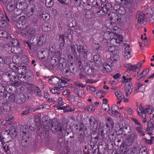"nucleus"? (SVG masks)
<instances>
[{"instance_id":"obj_1","label":"nucleus","mask_w":154,"mask_h":154,"mask_svg":"<svg viewBox=\"0 0 154 154\" xmlns=\"http://www.w3.org/2000/svg\"><path fill=\"white\" fill-rule=\"evenodd\" d=\"M111 13L107 3L105 5H103V6H101V9L100 10L98 9L97 7L93 6L92 4L91 3L88 4L84 8V12L85 17L88 18L91 17L92 15L95 14L96 13L103 15V13L108 14L109 15Z\"/></svg>"},{"instance_id":"obj_2","label":"nucleus","mask_w":154,"mask_h":154,"mask_svg":"<svg viewBox=\"0 0 154 154\" xmlns=\"http://www.w3.org/2000/svg\"><path fill=\"white\" fill-rule=\"evenodd\" d=\"M9 66L11 70L18 71L20 70L21 71L20 73L17 75L18 79L20 81L26 82H31L33 79L32 75L31 72H29L27 70L26 66H21L17 67L13 63H10Z\"/></svg>"},{"instance_id":"obj_3","label":"nucleus","mask_w":154,"mask_h":154,"mask_svg":"<svg viewBox=\"0 0 154 154\" xmlns=\"http://www.w3.org/2000/svg\"><path fill=\"white\" fill-rule=\"evenodd\" d=\"M71 52L72 54L75 57L81 54L84 60L87 58L88 50L84 48L83 46L81 45H78L76 43H71L70 45Z\"/></svg>"},{"instance_id":"obj_4","label":"nucleus","mask_w":154,"mask_h":154,"mask_svg":"<svg viewBox=\"0 0 154 154\" xmlns=\"http://www.w3.org/2000/svg\"><path fill=\"white\" fill-rule=\"evenodd\" d=\"M24 1V0H18V7L14 11V17L20 18V17L21 18L23 17L25 19V17L24 16L22 15L21 17L20 16L22 15L23 11L27 8V5Z\"/></svg>"},{"instance_id":"obj_5","label":"nucleus","mask_w":154,"mask_h":154,"mask_svg":"<svg viewBox=\"0 0 154 154\" xmlns=\"http://www.w3.org/2000/svg\"><path fill=\"white\" fill-rule=\"evenodd\" d=\"M19 43L16 39L12 38L8 43V45L11 47V52L14 54H19L22 52L21 48L19 46Z\"/></svg>"},{"instance_id":"obj_6","label":"nucleus","mask_w":154,"mask_h":154,"mask_svg":"<svg viewBox=\"0 0 154 154\" xmlns=\"http://www.w3.org/2000/svg\"><path fill=\"white\" fill-rule=\"evenodd\" d=\"M26 30V32L27 35L29 37H31V38H30V40L27 41L25 42V43L27 45V46L30 49H34V47L35 46V42H34L33 40H34L33 37H34V34L36 32V29L35 27H31L29 26L28 29ZM36 49H35L36 50Z\"/></svg>"},{"instance_id":"obj_7","label":"nucleus","mask_w":154,"mask_h":154,"mask_svg":"<svg viewBox=\"0 0 154 154\" xmlns=\"http://www.w3.org/2000/svg\"><path fill=\"white\" fill-rule=\"evenodd\" d=\"M70 79L66 78H62L60 79V82L58 85H55L54 89H51L50 91L52 93L59 94L60 93V90H62L64 87L68 85V83Z\"/></svg>"},{"instance_id":"obj_8","label":"nucleus","mask_w":154,"mask_h":154,"mask_svg":"<svg viewBox=\"0 0 154 154\" xmlns=\"http://www.w3.org/2000/svg\"><path fill=\"white\" fill-rule=\"evenodd\" d=\"M124 82L125 83V89L126 92L125 95L128 96L132 92L133 86L131 82L132 79L131 78L126 77L125 76H122Z\"/></svg>"},{"instance_id":"obj_9","label":"nucleus","mask_w":154,"mask_h":154,"mask_svg":"<svg viewBox=\"0 0 154 154\" xmlns=\"http://www.w3.org/2000/svg\"><path fill=\"white\" fill-rule=\"evenodd\" d=\"M58 123L57 121H55L54 122L53 121H51L48 122V123H46L43 125V127L45 130L46 132H48L51 128L52 131V133L55 130H57V128H58L57 130H60L61 128L60 126V125H57Z\"/></svg>"},{"instance_id":"obj_10","label":"nucleus","mask_w":154,"mask_h":154,"mask_svg":"<svg viewBox=\"0 0 154 154\" xmlns=\"http://www.w3.org/2000/svg\"><path fill=\"white\" fill-rule=\"evenodd\" d=\"M48 39V36L45 34H41L36 39L37 42L36 44L37 45H35L34 47V49H36L35 50L34 49H32L33 50L37 51L38 49L40 48V46L45 44L47 42Z\"/></svg>"},{"instance_id":"obj_11","label":"nucleus","mask_w":154,"mask_h":154,"mask_svg":"<svg viewBox=\"0 0 154 154\" xmlns=\"http://www.w3.org/2000/svg\"><path fill=\"white\" fill-rule=\"evenodd\" d=\"M54 61L55 63L52 65V67L56 70H60L67 66L66 60L64 58L61 57L57 60H55Z\"/></svg>"},{"instance_id":"obj_12","label":"nucleus","mask_w":154,"mask_h":154,"mask_svg":"<svg viewBox=\"0 0 154 154\" xmlns=\"http://www.w3.org/2000/svg\"><path fill=\"white\" fill-rule=\"evenodd\" d=\"M21 18H20L16 23V26L17 28L20 30L27 29L29 26V24L26 20L24 19L22 20H21Z\"/></svg>"},{"instance_id":"obj_13","label":"nucleus","mask_w":154,"mask_h":154,"mask_svg":"<svg viewBox=\"0 0 154 154\" xmlns=\"http://www.w3.org/2000/svg\"><path fill=\"white\" fill-rule=\"evenodd\" d=\"M48 56V51L47 48H41L40 51L38 52V57L41 61H44L45 60V58L47 57Z\"/></svg>"},{"instance_id":"obj_14","label":"nucleus","mask_w":154,"mask_h":154,"mask_svg":"<svg viewBox=\"0 0 154 154\" xmlns=\"http://www.w3.org/2000/svg\"><path fill=\"white\" fill-rule=\"evenodd\" d=\"M7 20L9 21L6 13L2 12L0 14V27L4 28L7 24Z\"/></svg>"},{"instance_id":"obj_15","label":"nucleus","mask_w":154,"mask_h":154,"mask_svg":"<svg viewBox=\"0 0 154 154\" xmlns=\"http://www.w3.org/2000/svg\"><path fill=\"white\" fill-rule=\"evenodd\" d=\"M18 0H12L8 3L7 5V8L8 12H11L14 11L18 7Z\"/></svg>"},{"instance_id":"obj_16","label":"nucleus","mask_w":154,"mask_h":154,"mask_svg":"<svg viewBox=\"0 0 154 154\" xmlns=\"http://www.w3.org/2000/svg\"><path fill=\"white\" fill-rule=\"evenodd\" d=\"M139 110H138V111H139L140 112H142L143 113L142 115H143V117H145V114L146 115L147 113L150 114H151L152 113L154 109L152 106L147 105L146 107L144 108L141 107V108H139Z\"/></svg>"},{"instance_id":"obj_17","label":"nucleus","mask_w":154,"mask_h":154,"mask_svg":"<svg viewBox=\"0 0 154 154\" xmlns=\"http://www.w3.org/2000/svg\"><path fill=\"white\" fill-rule=\"evenodd\" d=\"M112 21L115 23H118L121 21V19L116 13L112 12L109 14Z\"/></svg>"},{"instance_id":"obj_18","label":"nucleus","mask_w":154,"mask_h":154,"mask_svg":"<svg viewBox=\"0 0 154 154\" xmlns=\"http://www.w3.org/2000/svg\"><path fill=\"white\" fill-rule=\"evenodd\" d=\"M126 67L130 71H132L135 72L134 76L137 75L139 73V70L138 66L137 65H132L131 63H128L126 65Z\"/></svg>"},{"instance_id":"obj_19","label":"nucleus","mask_w":154,"mask_h":154,"mask_svg":"<svg viewBox=\"0 0 154 154\" xmlns=\"http://www.w3.org/2000/svg\"><path fill=\"white\" fill-rule=\"evenodd\" d=\"M93 60L95 65L97 67H100L102 64V61L100 55L98 53H95L93 57Z\"/></svg>"},{"instance_id":"obj_20","label":"nucleus","mask_w":154,"mask_h":154,"mask_svg":"<svg viewBox=\"0 0 154 154\" xmlns=\"http://www.w3.org/2000/svg\"><path fill=\"white\" fill-rule=\"evenodd\" d=\"M28 128L24 126H22L20 128V131L21 132V134L22 135V140H27L29 138V136L27 131Z\"/></svg>"},{"instance_id":"obj_21","label":"nucleus","mask_w":154,"mask_h":154,"mask_svg":"<svg viewBox=\"0 0 154 154\" xmlns=\"http://www.w3.org/2000/svg\"><path fill=\"white\" fill-rule=\"evenodd\" d=\"M120 131L125 132L126 134H130L131 132V127L128 124H125L123 127H120L119 130Z\"/></svg>"},{"instance_id":"obj_22","label":"nucleus","mask_w":154,"mask_h":154,"mask_svg":"<svg viewBox=\"0 0 154 154\" xmlns=\"http://www.w3.org/2000/svg\"><path fill=\"white\" fill-rule=\"evenodd\" d=\"M124 52V56L125 58L129 59L131 57L130 45H127V46L125 48Z\"/></svg>"},{"instance_id":"obj_23","label":"nucleus","mask_w":154,"mask_h":154,"mask_svg":"<svg viewBox=\"0 0 154 154\" xmlns=\"http://www.w3.org/2000/svg\"><path fill=\"white\" fill-rule=\"evenodd\" d=\"M17 72H18V74L20 73L19 70L17 71L16 70H10L6 73V75L10 78V80L13 79L15 80V79H16V74Z\"/></svg>"},{"instance_id":"obj_24","label":"nucleus","mask_w":154,"mask_h":154,"mask_svg":"<svg viewBox=\"0 0 154 154\" xmlns=\"http://www.w3.org/2000/svg\"><path fill=\"white\" fill-rule=\"evenodd\" d=\"M4 95L3 98L5 99L6 100H10L11 102H16L15 97L13 94H10V93L5 94L3 93Z\"/></svg>"},{"instance_id":"obj_25","label":"nucleus","mask_w":154,"mask_h":154,"mask_svg":"<svg viewBox=\"0 0 154 154\" xmlns=\"http://www.w3.org/2000/svg\"><path fill=\"white\" fill-rule=\"evenodd\" d=\"M76 58V60L75 62V65L80 70H83L84 69V66L80 60V54L77 56Z\"/></svg>"},{"instance_id":"obj_26","label":"nucleus","mask_w":154,"mask_h":154,"mask_svg":"<svg viewBox=\"0 0 154 154\" xmlns=\"http://www.w3.org/2000/svg\"><path fill=\"white\" fill-rule=\"evenodd\" d=\"M146 124H148L147 127L146 129V131L148 134L151 135L153 133V131L154 128L152 123L150 121H148L147 122Z\"/></svg>"},{"instance_id":"obj_27","label":"nucleus","mask_w":154,"mask_h":154,"mask_svg":"<svg viewBox=\"0 0 154 154\" xmlns=\"http://www.w3.org/2000/svg\"><path fill=\"white\" fill-rule=\"evenodd\" d=\"M0 38H3L9 40L11 38L8 32L2 30H0Z\"/></svg>"},{"instance_id":"obj_28","label":"nucleus","mask_w":154,"mask_h":154,"mask_svg":"<svg viewBox=\"0 0 154 154\" xmlns=\"http://www.w3.org/2000/svg\"><path fill=\"white\" fill-rule=\"evenodd\" d=\"M135 136V134L132 133L127 139L126 144L127 146H130L132 144L134 140Z\"/></svg>"},{"instance_id":"obj_29","label":"nucleus","mask_w":154,"mask_h":154,"mask_svg":"<svg viewBox=\"0 0 154 154\" xmlns=\"http://www.w3.org/2000/svg\"><path fill=\"white\" fill-rule=\"evenodd\" d=\"M143 129V127L141 124L136 125L135 127L136 130L141 136H143L145 135V132Z\"/></svg>"},{"instance_id":"obj_30","label":"nucleus","mask_w":154,"mask_h":154,"mask_svg":"<svg viewBox=\"0 0 154 154\" xmlns=\"http://www.w3.org/2000/svg\"><path fill=\"white\" fill-rule=\"evenodd\" d=\"M89 122L90 125L93 126L94 128H97L98 126V122L97 119L94 117H91L89 119Z\"/></svg>"},{"instance_id":"obj_31","label":"nucleus","mask_w":154,"mask_h":154,"mask_svg":"<svg viewBox=\"0 0 154 154\" xmlns=\"http://www.w3.org/2000/svg\"><path fill=\"white\" fill-rule=\"evenodd\" d=\"M113 35V33L111 31H106L104 32V38L106 40H109Z\"/></svg>"},{"instance_id":"obj_32","label":"nucleus","mask_w":154,"mask_h":154,"mask_svg":"<svg viewBox=\"0 0 154 154\" xmlns=\"http://www.w3.org/2000/svg\"><path fill=\"white\" fill-rule=\"evenodd\" d=\"M60 125V128H61V129L60 130H55L53 132V133L54 134H56L57 133H58V137L59 139H62L63 136V134L62 133V126L60 124H57V125ZM58 128H57V129Z\"/></svg>"},{"instance_id":"obj_33","label":"nucleus","mask_w":154,"mask_h":154,"mask_svg":"<svg viewBox=\"0 0 154 154\" xmlns=\"http://www.w3.org/2000/svg\"><path fill=\"white\" fill-rule=\"evenodd\" d=\"M69 69V68L67 65L63 68V69L60 70L62 71V73L64 75L66 76H69L71 75Z\"/></svg>"},{"instance_id":"obj_34","label":"nucleus","mask_w":154,"mask_h":154,"mask_svg":"<svg viewBox=\"0 0 154 154\" xmlns=\"http://www.w3.org/2000/svg\"><path fill=\"white\" fill-rule=\"evenodd\" d=\"M25 96L23 94H20L16 99V102L19 104H21L25 102Z\"/></svg>"},{"instance_id":"obj_35","label":"nucleus","mask_w":154,"mask_h":154,"mask_svg":"<svg viewBox=\"0 0 154 154\" xmlns=\"http://www.w3.org/2000/svg\"><path fill=\"white\" fill-rule=\"evenodd\" d=\"M49 80L51 82L52 85H58L60 83L59 82L60 81V80L56 76H53Z\"/></svg>"},{"instance_id":"obj_36","label":"nucleus","mask_w":154,"mask_h":154,"mask_svg":"<svg viewBox=\"0 0 154 154\" xmlns=\"http://www.w3.org/2000/svg\"><path fill=\"white\" fill-rule=\"evenodd\" d=\"M94 69L92 67H90L87 70L85 69V72L88 75H90L91 77H93L95 76L94 73Z\"/></svg>"},{"instance_id":"obj_37","label":"nucleus","mask_w":154,"mask_h":154,"mask_svg":"<svg viewBox=\"0 0 154 154\" xmlns=\"http://www.w3.org/2000/svg\"><path fill=\"white\" fill-rule=\"evenodd\" d=\"M109 29L111 30H113L115 31L114 32L116 33H118L120 30L119 28L115 26L114 23L112 25V23H110L109 26Z\"/></svg>"},{"instance_id":"obj_38","label":"nucleus","mask_w":154,"mask_h":154,"mask_svg":"<svg viewBox=\"0 0 154 154\" xmlns=\"http://www.w3.org/2000/svg\"><path fill=\"white\" fill-rule=\"evenodd\" d=\"M117 48L116 46L112 45V46H109L108 49L109 52L115 54H116L119 52V50L117 49Z\"/></svg>"},{"instance_id":"obj_39","label":"nucleus","mask_w":154,"mask_h":154,"mask_svg":"<svg viewBox=\"0 0 154 154\" xmlns=\"http://www.w3.org/2000/svg\"><path fill=\"white\" fill-rule=\"evenodd\" d=\"M74 92L76 95H78L80 97H82L85 96V93L82 90L79 88H75Z\"/></svg>"},{"instance_id":"obj_40","label":"nucleus","mask_w":154,"mask_h":154,"mask_svg":"<svg viewBox=\"0 0 154 154\" xmlns=\"http://www.w3.org/2000/svg\"><path fill=\"white\" fill-rule=\"evenodd\" d=\"M7 134L8 135H10L12 137L16 136V131L15 128L13 126H11Z\"/></svg>"},{"instance_id":"obj_41","label":"nucleus","mask_w":154,"mask_h":154,"mask_svg":"<svg viewBox=\"0 0 154 154\" xmlns=\"http://www.w3.org/2000/svg\"><path fill=\"white\" fill-rule=\"evenodd\" d=\"M115 94L118 100H123L125 98L124 94L120 91H116Z\"/></svg>"},{"instance_id":"obj_42","label":"nucleus","mask_w":154,"mask_h":154,"mask_svg":"<svg viewBox=\"0 0 154 154\" xmlns=\"http://www.w3.org/2000/svg\"><path fill=\"white\" fill-rule=\"evenodd\" d=\"M119 55L116 54H114L112 55L111 56L110 60L111 61L110 62L111 64H112L114 62H115L117 60H119Z\"/></svg>"},{"instance_id":"obj_43","label":"nucleus","mask_w":154,"mask_h":154,"mask_svg":"<svg viewBox=\"0 0 154 154\" xmlns=\"http://www.w3.org/2000/svg\"><path fill=\"white\" fill-rule=\"evenodd\" d=\"M106 127H108L111 126L113 127L114 126V123L113 119L110 117L107 118L106 120Z\"/></svg>"},{"instance_id":"obj_44","label":"nucleus","mask_w":154,"mask_h":154,"mask_svg":"<svg viewBox=\"0 0 154 154\" xmlns=\"http://www.w3.org/2000/svg\"><path fill=\"white\" fill-rule=\"evenodd\" d=\"M128 154H137L138 152L136 147L134 146L130 147L127 150Z\"/></svg>"},{"instance_id":"obj_45","label":"nucleus","mask_w":154,"mask_h":154,"mask_svg":"<svg viewBox=\"0 0 154 154\" xmlns=\"http://www.w3.org/2000/svg\"><path fill=\"white\" fill-rule=\"evenodd\" d=\"M99 134H95L93 135V137L92 136L91 141L93 142V144L94 145H95L97 143V142L98 140L101 139L100 137H99Z\"/></svg>"},{"instance_id":"obj_46","label":"nucleus","mask_w":154,"mask_h":154,"mask_svg":"<svg viewBox=\"0 0 154 154\" xmlns=\"http://www.w3.org/2000/svg\"><path fill=\"white\" fill-rule=\"evenodd\" d=\"M113 65L109 64L107 63H104L103 68L102 69V71L104 72L105 71L106 72H109L110 71L111 69V67Z\"/></svg>"},{"instance_id":"obj_47","label":"nucleus","mask_w":154,"mask_h":154,"mask_svg":"<svg viewBox=\"0 0 154 154\" xmlns=\"http://www.w3.org/2000/svg\"><path fill=\"white\" fill-rule=\"evenodd\" d=\"M145 15L143 14V15L138 14L136 15V17L137 18L138 22L140 24H142L143 23L144 21V17Z\"/></svg>"},{"instance_id":"obj_48","label":"nucleus","mask_w":154,"mask_h":154,"mask_svg":"<svg viewBox=\"0 0 154 154\" xmlns=\"http://www.w3.org/2000/svg\"><path fill=\"white\" fill-rule=\"evenodd\" d=\"M93 102L91 103V105H88L86 107L85 109L88 112H92L95 110V107L93 104Z\"/></svg>"},{"instance_id":"obj_49","label":"nucleus","mask_w":154,"mask_h":154,"mask_svg":"<svg viewBox=\"0 0 154 154\" xmlns=\"http://www.w3.org/2000/svg\"><path fill=\"white\" fill-rule=\"evenodd\" d=\"M119 109L118 106L116 105L114 106H113L111 108V111L112 114H114L116 116H117L118 114H119V113L118 111Z\"/></svg>"},{"instance_id":"obj_50","label":"nucleus","mask_w":154,"mask_h":154,"mask_svg":"<svg viewBox=\"0 0 154 154\" xmlns=\"http://www.w3.org/2000/svg\"><path fill=\"white\" fill-rule=\"evenodd\" d=\"M10 84L14 87H17L20 85V83L19 82L15 81V80L13 79L10 80Z\"/></svg>"},{"instance_id":"obj_51","label":"nucleus","mask_w":154,"mask_h":154,"mask_svg":"<svg viewBox=\"0 0 154 154\" xmlns=\"http://www.w3.org/2000/svg\"><path fill=\"white\" fill-rule=\"evenodd\" d=\"M54 4V2L52 0H46L45 5L48 8L52 7Z\"/></svg>"},{"instance_id":"obj_52","label":"nucleus","mask_w":154,"mask_h":154,"mask_svg":"<svg viewBox=\"0 0 154 154\" xmlns=\"http://www.w3.org/2000/svg\"><path fill=\"white\" fill-rule=\"evenodd\" d=\"M154 140V137H151L149 140H147L146 138H144L143 140V141L147 144H151L152 143V142L153 140Z\"/></svg>"},{"instance_id":"obj_53","label":"nucleus","mask_w":154,"mask_h":154,"mask_svg":"<svg viewBox=\"0 0 154 154\" xmlns=\"http://www.w3.org/2000/svg\"><path fill=\"white\" fill-rule=\"evenodd\" d=\"M42 29L44 31H50L51 29V26L48 25L47 23L45 24L42 26Z\"/></svg>"},{"instance_id":"obj_54","label":"nucleus","mask_w":154,"mask_h":154,"mask_svg":"<svg viewBox=\"0 0 154 154\" xmlns=\"http://www.w3.org/2000/svg\"><path fill=\"white\" fill-rule=\"evenodd\" d=\"M146 148L145 146H142L140 148L138 154H148L146 151Z\"/></svg>"},{"instance_id":"obj_55","label":"nucleus","mask_w":154,"mask_h":154,"mask_svg":"<svg viewBox=\"0 0 154 154\" xmlns=\"http://www.w3.org/2000/svg\"><path fill=\"white\" fill-rule=\"evenodd\" d=\"M143 85L140 83H138L137 85V87L135 88V91L137 92H141L140 89L143 87Z\"/></svg>"},{"instance_id":"obj_56","label":"nucleus","mask_w":154,"mask_h":154,"mask_svg":"<svg viewBox=\"0 0 154 154\" xmlns=\"http://www.w3.org/2000/svg\"><path fill=\"white\" fill-rule=\"evenodd\" d=\"M75 6L76 7H80L82 0H73Z\"/></svg>"},{"instance_id":"obj_57","label":"nucleus","mask_w":154,"mask_h":154,"mask_svg":"<svg viewBox=\"0 0 154 154\" xmlns=\"http://www.w3.org/2000/svg\"><path fill=\"white\" fill-rule=\"evenodd\" d=\"M102 106L104 110L105 111H107L108 113H109L110 109H109V106L107 104H105L104 105L103 104Z\"/></svg>"},{"instance_id":"obj_58","label":"nucleus","mask_w":154,"mask_h":154,"mask_svg":"<svg viewBox=\"0 0 154 154\" xmlns=\"http://www.w3.org/2000/svg\"><path fill=\"white\" fill-rule=\"evenodd\" d=\"M5 141V139L4 140L3 143H1V144L2 145V146L3 147V148L5 152H7L8 150H9L8 149V145H7V144L5 143L6 142Z\"/></svg>"},{"instance_id":"obj_59","label":"nucleus","mask_w":154,"mask_h":154,"mask_svg":"<svg viewBox=\"0 0 154 154\" xmlns=\"http://www.w3.org/2000/svg\"><path fill=\"white\" fill-rule=\"evenodd\" d=\"M119 154H125L127 150V148L126 146H123L121 148Z\"/></svg>"},{"instance_id":"obj_60","label":"nucleus","mask_w":154,"mask_h":154,"mask_svg":"<svg viewBox=\"0 0 154 154\" xmlns=\"http://www.w3.org/2000/svg\"><path fill=\"white\" fill-rule=\"evenodd\" d=\"M55 45H50L49 47V50L51 53L54 52L55 51Z\"/></svg>"},{"instance_id":"obj_61","label":"nucleus","mask_w":154,"mask_h":154,"mask_svg":"<svg viewBox=\"0 0 154 154\" xmlns=\"http://www.w3.org/2000/svg\"><path fill=\"white\" fill-rule=\"evenodd\" d=\"M42 18L43 20H48L49 19L50 17L48 14L43 13L42 15Z\"/></svg>"},{"instance_id":"obj_62","label":"nucleus","mask_w":154,"mask_h":154,"mask_svg":"<svg viewBox=\"0 0 154 154\" xmlns=\"http://www.w3.org/2000/svg\"><path fill=\"white\" fill-rule=\"evenodd\" d=\"M100 134L101 137V138L102 139H106L108 137L107 134L106 133H104V131L103 130H101L100 131Z\"/></svg>"},{"instance_id":"obj_63","label":"nucleus","mask_w":154,"mask_h":154,"mask_svg":"<svg viewBox=\"0 0 154 154\" xmlns=\"http://www.w3.org/2000/svg\"><path fill=\"white\" fill-rule=\"evenodd\" d=\"M36 94L37 96H40L41 95V91L39 88L36 86L35 89Z\"/></svg>"},{"instance_id":"obj_64","label":"nucleus","mask_w":154,"mask_h":154,"mask_svg":"<svg viewBox=\"0 0 154 154\" xmlns=\"http://www.w3.org/2000/svg\"><path fill=\"white\" fill-rule=\"evenodd\" d=\"M110 39V43L112 45L114 46H116L117 44V43H116L117 39H116V38H111V39Z\"/></svg>"}]
</instances>
